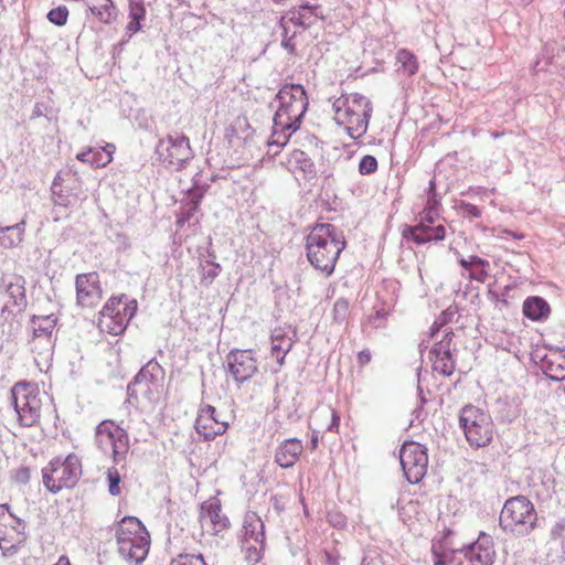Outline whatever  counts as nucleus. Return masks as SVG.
Listing matches in <instances>:
<instances>
[{
	"label": "nucleus",
	"instance_id": "72a5a7b5",
	"mask_svg": "<svg viewBox=\"0 0 565 565\" xmlns=\"http://www.w3.org/2000/svg\"><path fill=\"white\" fill-rule=\"evenodd\" d=\"M550 311V305L541 297H529L523 302V315L533 321L545 320Z\"/></svg>",
	"mask_w": 565,
	"mask_h": 565
},
{
	"label": "nucleus",
	"instance_id": "412c9836",
	"mask_svg": "<svg viewBox=\"0 0 565 565\" xmlns=\"http://www.w3.org/2000/svg\"><path fill=\"white\" fill-rule=\"evenodd\" d=\"M535 358L541 361V370L552 381H565V348L550 349L545 354L535 352Z\"/></svg>",
	"mask_w": 565,
	"mask_h": 565
},
{
	"label": "nucleus",
	"instance_id": "4468645a",
	"mask_svg": "<svg viewBox=\"0 0 565 565\" xmlns=\"http://www.w3.org/2000/svg\"><path fill=\"white\" fill-rule=\"evenodd\" d=\"M494 556L492 537L486 533H480L475 543L458 551L456 558L458 565H492Z\"/></svg>",
	"mask_w": 565,
	"mask_h": 565
},
{
	"label": "nucleus",
	"instance_id": "f704fd0d",
	"mask_svg": "<svg viewBox=\"0 0 565 565\" xmlns=\"http://www.w3.org/2000/svg\"><path fill=\"white\" fill-rule=\"evenodd\" d=\"M76 158L85 163H89L95 168H102L107 166L113 157L111 152L107 151L105 148L93 149L89 148L86 151L79 152Z\"/></svg>",
	"mask_w": 565,
	"mask_h": 565
},
{
	"label": "nucleus",
	"instance_id": "aec40b11",
	"mask_svg": "<svg viewBox=\"0 0 565 565\" xmlns=\"http://www.w3.org/2000/svg\"><path fill=\"white\" fill-rule=\"evenodd\" d=\"M329 244L345 247L342 232L329 223L317 224L307 236L306 247H327Z\"/></svg>",
	"mask_w": 565,
	"mask_h": 565
},
{
	"label": "nucleus",
	"instance_id": "37998d69",
	"mask_svg": "<svg viewBox=\"0 0 565 565\" xmlns=\"http://www.w3.org/2000/svg\"><path fill=\"white\" fill-rule=\"evenodd\" d=\"M107 483H108V492L113 497H117L120 494V481L121 477L118 470L115 467L108 468L107 470Z\"/></svg>",
	"mask_w": 565,
	"mask_h": 565
},
{
	"label": "nucleus",
	"instance_id": "49530a36",
	"mask_svg": "<svg viewBox=\"0 0 565 565\" xmlns=\"http://www.w3.org/2000/svg\"><path fill=\"white\" fill-rule=\"evenodd\" d=\"M377 170V160L375 157L366 154L362 157L359 163V172L362 175H369Z\"/></svg>",
	"mask_w": 565,
	"mask_h": 565
},
{
	"label": "nucleus",
	"instance_id": "69168bd1",
	"mask_svg": "<svg viewBox=\"0 0 565 565\" xmlns=\"http://www.w3.org/2000/svg\"><path fill=\"white\" fill-rule=\"evenodd\" d=\"M318 443H319L318 433H317V431H313V433H312V436H311V445H312V448H317Z\"/></svg>",
	"mask_w": 565,
	"mask_h": 565
},
{
	"label": "nucleus",
	"instance_id": "680f3d73",
	"mask_svg": "<svg viewBox=\"0 0 565 565\" xmlns=\"http://www.w3.org/2000/svg\"><path fill=\"white\" fill-rule=\"evenodd\" d=\"M140 21L141 20H131L127 24V28H126L127 32H129L130 34L138 32L141 29Z\"/></svg>",
	"mask_w": 565,
	"mask_h": 565
},
{
	"label": "nucleus",
	"instance_id": "c756f323",
	"mask_svg": "<svg viewBox=\"0 0 565 565\" xmlns=\"http://www.w3.org/2000/svg\"><path fill=\"white\" fill-rule=\"evenodd\" d=\"M86 6L90 13L104 24H111L118 18V10L113 0H88Z\"/></svg>",
	"mask_w": 565,
	"mask_h": 565
},
{
	"label": "nucleus",
	"instance_id": "c9c22d12",
	"mask_svg": "<svg viewBox=\"0 0 565 565\" xmlns=\"http://www.w3.org/2000/svg\"><path fill=\"white\" fill-rule=\"evenodd\" d=\"M25 223L22 221L11 226L0 228V245L2 247H18L22 243Z\"/></svg>",
	"mask_w": 565,
	"mask_h": 565
},
{
	"label": "nucleus",
	"instance_id": "f8f14e48",
	"mask_svg": "<svg viewBox=\"0 0 565 565\" xmlns=\"http://www.w3.org/2000/svg\"><path fill=\"white\" fill-rule=\"evenodd\" d=\"M399 461L405 478L412 484L420 482L427 472L428 456L419 443L405 441L399 450Z\"/></svg>",
	"mask_w": 565,
	"mask_h": 565
},
{
	"label": "nucleus",
	"instance_id": "13d9d810",
	"mask_svg": "<svg viewBox=\"0 0 565 565\" xmlns=\"http://www.w3.org/2000/svg\"><path fill=\"white\" fill-rule=\"evenodd\" d=\"M247 558L249 561H254V562H257L259 558H260V551L263 548L257 547L256 545H250V546H247Z\"/></svg>",
	"mask_w": 565,
	"mask_h": 565
},
{
	"label": "nucleus",
	"instance_id": "58836bf2",
	"mask_svg": "<svg viewBox=\"0 0 565 565\" xmlns=\"http://www.w3.org/2000/svg\"><path fill=\"white\" fill-rule=\"evenodd\" d=\"M332 323L337 326L347 324L350 316V302L348 299L341 297L338 298L332 308Z\"/></svg>",
	"mask_w": 565,
	"mask_h": 565
},
{
	"label": "nucleus",
	"instance_id": "79ce46f5",
	"mask_svg": "<svg viewBox=\"0 0 565 565\" xmlns=\"http://www.w3.org/2000/svg\"><path fill=\"white\" fill-rule=\"evenodd\" d=\"M46 18L54 25L63 26L67 22L68 9L65 6H58L57 8L51 9Z\"/></svg>",
	"mask_w": 565,
	"mask_h": 565
},
{
	"label": "nucleus",
	"instance_id": "bb28decb",
	"mask_svg": "<svg viewBox=\"0 0 565 565\" xmlns=\"http://www.w3.org/2000/svg\"><path fill=\"white\" fill-rule=\"evenodd\" d=\"M127 541H135V539L150 540L149 533L141 521L135 516H125L118 523L116 529L117 546L120 545L121 539Z\"/></svg>",
	"mask_w": 565,
	"mask_h": 565
},
{
	"label": "nucleus",
	"instance_id": "c85d7f7f",
	"mask_svg": "<svg viewBox=\"0 0 565 565\" xmlns=\"http://www.w3.org/2000/svg\"><path fill=\"white\" fill-rule=\"evenodd\" d=\"M342 249H307V258L316 268L330 275Z\"/></svg>",
	"mask_w": 565,
	"mask_h": 565
},
{
	"label": "nucleus",
	"instance_id": "c03bdc74",
	"mask_svg": "<svg viewBox=\"0 0 565 565\" xmlns=\"http://www.w3.org/2000/svg\"><path fill=\"white\" fill-rule=\"evenodd\" d=\"M170 565H206L201 554H180L170 562Z\"/></svg>",
	"mask_w": 565,
	"mask_h": 565
},
{
	"label": "nucleus",
	"instance_id": "ddd939ff",
	"mask_svg": "<svg viewBox=\"0 0 565 565\" xmlns=\"http://www.w3.org/2000/svg\"><path fill=\"white\" fill-rule=\"evenodd\" d=\"M57 323L54 315L33 316L31 318V328L33 338L31 341V350L36 352L43 359H47L53 353L52 333Z\"/></svg>",
	"mask_w": 565,
	"mask_h": 565
},
{
	"label": "nucleus",
	"instance_id": "0e129e2a",
	"mask_svg": "<svg viewBox=\"0 0 565 565\" xmlns=\"http://www.w3.org/2000/svg\"><path fill=\"white\" fill-rule=\"evenodd\" d=\"M62 182H63V178L61 177V174H56L53 182H52V186H51V190H54V188L56 189H61L62 188Z\"/></svg>",
	"mask_w": 565,
	"mask_h": 565
},
{
	"label": "nucleus",
	"instance_id": "20e7f679",
	"mask_svg": "<svg viewBox=\"0 0 565 565\" xmlns=\"http://www.w3.org/2000/svg\"><path fill=\"white\" fill-rule=\"evenodd\" d=\"M440 207V199L436 192L435 179L429 181L427 193V204L424 215L418 225L408 227L403 232V238L406 243H415L417 245L438 242L445 237V227L439 224L434 226L435 217L438 216Z\"/></svg>",
	"mask_w": 565,
	"mask_h": 565
},
{
	"label": "nucleus",
	"instance_id": "2f4dec72",
	"mask_svg": "<svg viewBox=\"0 0 565 565\" xmlns=\"http://www.w3.org/2000/svg\"><path fill=\"white\" fill-rule=\"evenodd\" d=\"M24 285L25 280L22 276H14L12 280L6 284V294L9 297L6 308H9V305L18 308L19 311L25 308L26 296Z\"/></svg>",
	"mask_w": 565,
	"mask_h": 565
},
{
	"label": "nucleus",
	"instance_id": "39448f33",
	"mask_svg": "<svg viewBox=\"0 0 565 565\" xmlns=\"http://www.w3.org/2000/svg\"><path fill=\"white\" fill-rule=\"evenodd\" d=\"M82 473V462L77 455L70 454L64 459L56 457L42 469L43 484L51 493H57L74 488Z\"/></svg>",
	"mask_w": 565,
	"mask_h": 565
},
{
	"label": "nucleus",
	"instance_id": "7ed1b4c3",
	"mask_svg": "<svg viewBox=\"0 0 565 565\" xmlns=\"http://www.w3.org/2000/svg\"><path fill=\"white\" fill-rule=\"evenodd\" d=\"M537 512L532 501L525 495L509 498L501 509L499 526L515 537L530 535L537 527Z\"/></svg>",
	"mask_w": 565,
	"mask_h": 565
},
{
	"label": "nucleus",
	"instance_id": "4be33fe9",
	"mask_svg": "<svg viewBox=\"0 0 565 565\" xmlns=\"http://www.w3.org/2000/svg\"><path fill=\"white\" fill-rule=\"evenodd\" d=\"M297 339V331L291 326L277 327L271 331V355L276 359L279 366L285 362V358L292 349Z\"/></svg>",
	"mask_w": 565,
	"mask_h": 565
},
{
	"label": "nucleus",
	"instance_id": "6ab92c4d",
	"mask_svg": "<svg viewBox=\"0 0 565 565\" xmlns=\"http://www.w3.org/2000/svg\"><path fill=\"white\" fill-rule=\"evenodd\" d=\"M454 333L446 330V333L439 342L429 351V358L433 361V367L445 376H450L456 367V362L451 353L450 344Z\"/></svg>",
	"mask_w": 565,
	"mask_h": 565
},
{
	"label": "nucleus",
	"instance_id": "8fccbe9b",
	"mask_svg": "<svg viewBox=\"0 0 565 565\" xmlns=\"http://www.w3.org/2000/svg\"><path fill=\"white\" fill-rule=\"evenodd\" d=\"M327 519L330 525L335 529H343L347 526V516L340 511L333 510L328 512Z\"/></svg>",
	"mask_w": 565,
	"mask_h": 565
},
{
	"label": "nucleus",
	"instance_id": "0eeeda50",
	"mask_svg": "<svg viewBox=\"0 0 565 565\" xmlns=\"http://www.w3.org/2000/svg\"><path fill=\"white\" fill-rule=\"evenodd\" d=\"M136 311V300H128L125 295L111 297L99 313L98 328L103 332L119 335L126 330Z\"/></svg>",
	"mask_w": 565,
	"mask_h": 565
},
{
	"label": "nucleus",
	"instance_id": "f257e3e1",
	"mask_svg": "<svg viewBox=\"0 0 565 565\" xmlns=\"http://www.w3.org/2000/svg\"><path fill=\"white\" fill-rule=\"evenodd\" d=\"M279 106L273 118V132L268 146L282 148L300 127L308 109V97L300 84H286L277 93Z\"/></svg>",
	"mask_w": 565,
	"mask_h": 565
},
{
	"label": "nucleus",
	"instance_id": "e433bc0d",
	"mask_svg": "<svg viewBox=\"0 0 565 565\" xmlns=\"http://www.w3.org/2000/svg\"><path fill=\"white\" fill-rule=\"evenodd\" d=\"M287 164L290 169L299 170L305 174L315 173V164L311 158L302 150L295 149L288 157Z\"/></svg>",
	"mask_w": 565,
	"mask_h": 565
},
{
	"label": "nucleus",
	"instance_id": "9d476101",
	"mask_svg": "<svg viewBox=\"0 0 565 565\" xmlns=\"http://www.w3.org/2000/svg\"><path fill=\"white\" fill-rule=\"evenodd\" d=\"M156 154L166 167L175 170H181L193 158L189 138L178 134L160 139L156 147Z\"/></svg>",
	"mask_w": 565,
	"mask_h": 565
},
{
	"label": "nucleus",
	"instance_id": "6e6d98bb",
	"mask_svg": "<svg viewBox=\"0 0 565 565\" xmlns=\"http://www.w3.org/2000/svg\"><path fill=\"white\" fill-rule=\"evenodd\" d=\"M329 412L331 414V423L328 425L327 429L329 431H335V430H338V427H339L340 416H339L338 412L333 408H330Z\"/></svg>",
	"mask_w": 565,
	"mask_h": 565
},
{
	"label": "nucleus",
	"instance_id": "a18cd8bd",
	"mask_svg": "<svg viewBox=\"0 0 565 565\" xmlns=\"http://www.w3.org/2000/svg\"><path fill=\"white\" fill-rule=\"evenodd\" d=\"M455 209L465 217L478 218L481 216V211L478 206L465 201H457Z\"/></svg>",
	"mask_w": 565,
	"mask_h": 565
},
{
	"label": "nucleus",
	"instance_id": "f03ea898",
	"mask_svg": "<svg viewBox=\"0 0 565 565\" xmlns=\"http://www.w3.org/2000/svg\"><path fill=\"white\" fill-rule=\"evenodd\" d=\"M334 120L352 139L364 136L373 113L372 102L359 93L341 95L333 104Z\"/></svg>",
	"mask_w": 565,
	"mask_h": 565
},
{
	"label": "nucleus",
	"instance_id": "2eb2a0df",
	"mask_svg": "<svg viewBox=\"0 0 565 565\" xmlns=\"http://www.w3.org/2000/svg\"><path fill=\"white\" fill-rule=\"evenodd\" d=\"M227 371L238 384L250 380L258 371L252 350H231L226 356Z\"/></svg>",
	"mask_w": 565,
	"mask_h": 565
},
{
	"label": "nucleus",
	"instance_id": "9b49d317",
	"mask_svg": "<svg viewBox=\"0 0 565 565\" xmlns=\"http://www.w3.org/2000/svg\"><path fill=\"white\" fill-rule=\"evenodd\" d=\"M164 380V370L156 361L149 360L136 374L132 382L127 386V394L129 398H137L139 394L143 397L151 399L154 392H158L162 386Z\"/></svg>",
	"mask_w": 565,
	"mask_h": 565
},
{
	"label": "nucleus",
	"instance_id": "4c0bfd02",
	"mask_svg": "<svg viewBox=\"0 0 565 565\" xmlns=\"http://www.w3.org/2000/svg\"><path fill=\"white\" fill-rule=\"evenodd\" d=\"M12 518V513L9 511L8 504H0V529L7 527L9 519ZM0 550L3 555H12L17 552L15 543L13 537L0 536Z\"/></svg>",
	"mask_w": 565,
	"mask_h": 565
},
{
	"label": "nucleus",
	"instance_id": "de8ad7c7",
	"mask_svg": "<svg viewBox=\"0 0 565 565\" xmlns=\"http://www.w3.org/2000/svg\"><path fill=\"white\" fill-rule=\"evenodd\" d=\"M8 525L12 527V530L17 533V539H13L15 546L20 544L25 539V523L21 519L15 518L12 514V518L9 519Z\"/></svg>",
	"mask_w": 565,
	"mask_h": 565
},
{
	"label": "nucleus",
	"instance_id": "423d86ee",
	"mask_svg": "<svg viewBox=\"0 0 565 565\" xmlns=\"http://www.w3.org/2000/svg\"><path fill=\"white\" fill-rule=\"evenodd\" d=\"M11 405L22 427H33L39 424L42 408V394L36 384L18 382L10 391Z\"/></svg>",
	"mask_w": 565,
	"mask_h": 565
},
{
	"label": "nucleus",
	"instance_id": "b1692460",
	"mask_svg": "<svg viewBox=\"0 0 565 565\" xmlns=\"http://www.w3.org/2000/svg\"><path fill=\"white\" fill-rule=\"evenodd\" d=\"M318 19H324L321 7L318 4L310 6L309 3H303L298 8L290 9L286 15L281 18L280 24L284 26V23L288 21L295 25L308 29L313 25Z\"/></svg>",
	"mask_w": 565,
	"mask_h": 565
},
{
	"label": "nucleus",
	"instance_id": "603ef678",
	"mask_svg": "<svg viewBox=\"0 0 565 565\" xmlns=\"http://www.w3.org/2000/svg\"><path fill=\"white\" fill-rule=\"evenodd\" d=\"M459 263L463 268L473 267V266H478V265H481V267L490 266V263L487 259H483L478 256H470L469 258L461 257L459 259Z\"/></svg>",
	"mask_w": 565,
	"mask_h": 565
},
{
	"label": "nucleus",
	"instance_id": "a19ab883",
	"mask_svg": "<svg viewBox=\"0 0 565 565\" xmlns=\"http://www.w3.org/2000/svg\"><path fill=\"white\" fill-rule=\"evenodd\" d=\"M51 192L54 204L58 206L70 207L77 200L75 195H73L68 191H65L63 188H54V190H51Z\"/></svg>",
	"mask_w": 565,
	"mask_h": 565
},
{
	"label": "nucleus",
	"instance_id": "7c9ffc66",
	"mask_svg": "<svg viewBox=\"0 0 565 565\" xmlns=\"http://www.w3.org/2000/svg\"><path fill=\"white\" fill-rule=\"evenodd\" d=\"M394 297L384 300L380 294H377V301L373 307V312L367 317L366 324L373 329L384 328L387 323V318L394 306Z\"/></svg>",
	"mask_w": 565,
	"mask_h": 565
},
{
	"label": "nucleus",
	"instance_id": "052dcab7",
	"mask_svg": "<svg viewBox=\"0 0 565 565\" xmlns=\"http://www.w3.org/2000/svg\"><path fill=\"white\" fill-rule=\"evenodd\" d=\"M358 361L361 365H366L371 361V352L369 350H362L358 354Z\"/></svg>",
	"mask_w": 565,
	"mask_h": 565
},
{
	"label": "nucleus",
	"instance_id": "5701e85b",
	"mask_svg": "<svg viewBox=\"0 0 565 565\" xmlns=\"http://www.w3.org/2000/svg\"><path fill=\"white\" fill-rule=\"evenodd\" d=\"M215 407L206 405L200 409L195 420V429L199 435H202L204 440L209 441L216 436L226 431L228 424L220 419H213Z\"/></svg>",
	"mask_w": 565,
	"mask_h": 565
},
{
	"label": "nucleus",
	"instance_id": "f3484780",
	"mask_svg": "<svg viewBox=\"0 0 565 565\" xmlns=\"http://www.w3.org/2000/svg\"><path fill=\"white\" fill-rule=\"evenodd\" d=\"M199 520L202 529L213 535H217L231 525L228 518L222 514L220 500L215 498L202 503Z\"/></svg>",
	"mask_w": 565,
	"mask_h": 565
},
{
	"label": "nucleus",
	"instance_id": "ea45409f",
	"mask_svg": "<svg viewBox=\"0 0 565 565\" xmlns=\"http://www.w3.org/2000/svg\"><path fill=\"white\" fill-rule=\"evenodd\" d=\"M397 60L402 64V68L407 75H414L418 71L416 56L412 52L407 50L398 51Z\"/></svg>",
	"mask_w": 565,
	"mask_h": 565
},
{
	"label": "nucleus",
	"instance_id": "338daca9",
	"mask_svg": "<svg viewBox=\"0 0 565 565\" xmlns=\"http://www.w3.org/2000/svg\"><path fill=\"white\" fill-rule=\"evenodd\" d=\"M54 565H70V561L66 556H61Z\"/></svg>",
	"mask_w": 565,
	"mask_h": 565
},
{
	"label": "nucleus",
	"instance_id": "a211bd4d",
	"mask_svg": "<svg viewBox=\"0 0 565 565\" xmlns=\"http://www.w3.org/2000/svg\"><path fill=\"white\" fill-rule=\"evenodd\" d=\"M76 300L82 307H94L102 299V287L97 273L76 276Z\"/></svg>",
	"mask_w": 565,
	"mask_h": 565
},
{
	"label": "nucleus",
	"instance_id": "774afa93",
	"mask_svg": "<svg viewBox=\"0 0 565 565\" xmlns=\"http://www.w3.org/2000/svg\"><path fill=\"white\" fill-rule=\"evenodd\" d=\"M561 548H562V559L563 562H565V536L563 537V540H561Z\"/></svg>",
	"mask_w": 565,
	"mask_h": 565
},
{
	"label": "nucleus",
	"instance_id": "5fc2aeb1",
	"mask_svg": "<svg viewBox=\"0 0 565 565\" xmlns=\"http://www.w3.org/2000/svg\"><path fill=\"white\" fill-rule=\"evenodd\" d=\"M30 469L28 467H20L14 473V481L21 484H26L30 481Z\"/></svg>",
	"mask_w": 565,
	"mask_h": 565
},
{
	"label": "nucleus",
	"instance_id": "e2e57ef3",
	"mask_svg": "<svg viewBox=\"0 0 565 565\" xmlns=\"http://www.w3.org/2000/svg\"><path fill=\"white\" fill-rule=\"evenodd\" d=\"M488 295H489L490 299L495 303V307L499 310H502V305L500 303L501 295H499L498 292H495L491 289L489 290Z\"/></svg>",
	"mask_w": 565,
	"mask_h": 565
},
{
	"label": "nucleus",
	"instance_id": "a878e982",
	"mask_svg": "<svg viewBox=\"0 0 565 565\" xmlns=\"http://www.w3.org/2000/svg\"><path fill=\"white\" fill-rule=\"evenodd\" d=\"M303 446L298 438H288L282 440L275 451V462L281 468H291L295 466Z\"/></svg>",
	"mask_w": 565,
	"mask_h": 565
},
{
	"label": "nucleus",
	"instance_id": "09e8293b",
	"mask_svg": "<svg viewBox=\"0 0 565 565\" xmlns=\"http://www.w3.org/2000/svg\"><path fill=\"white\" fill-rule=\"evenodd\" d=\"M145 15L146 9L143 7V0H129L130 20H143Z\"/></svg>",
	"mask_w": 565,
	"mask_h": 565
},
{
	"label": "nucleus",
	"instance_id": "bf43d9fd",
	"mask_svg": "<svg viewBox=\"0 0 565 565\" xmlns=\"http://www.w3.org/2000/svg\"><path fill=\"white\" fill-rule=\"evenodd\" d=\"M513 289L512 286L510 285H507L503 289V292L501 294V300H500V303L502 305V310L504 308H508L509 307V298H510V291Z\"/></svg>",
	"mask_w": 565,
	"mask_h": 565
},
{
	"label": "nucleus",
	"instance_id": "cd10ccee",
	"mask_svg": "<svg viewBox=\"0 0 565 565\" xmlns=\"http://www.w3.org/2000/svg\"><path fill=\"white\" fill-rule=\"evenodd\" d=\"M244 541L245 544L254 542L264 548L265 545V525L260 516L253 511H248L244 516Z\"/></svg>",
	"mask_w": 565,
	"mask_h": 565
},
{
	"label": "nucleus",
	"instance_id": "3c124183",
	"mask_svg": "<svg viewBox=\"0 0 565 565\" xmlns=\"http://www.w3.org/2000/svg\"><path fill=\"white\" fill-rule=\"evenodd\" d=\"M489 268H490V266L481 267V265H478V266L468 267L465 269L469 271L471 279L483 282L486 280V278L489 276Z\"/></svg>",
	"mask_w": 565,
	"mask_h": 565
},
{
	"label": "nucleus",
	"instance_id": "393cba45",
	"mask_svg": "<svg viewBox=\"0 0 565 565\" xmlns=\"http://www.w3.org/2000/svg\"><path fill=\"white\" fill-rule=\"evenodd\" d=\"M150 547V540L135 539L127 541L121 539L118 553L130 565H140L147 557Z\"/></svg>",
	"mask_w": 565,
	"mask_h": 565
},
{
	"label": "nucleus",
	"instance_id": "864d4df0",
	"mask_svg": "<svg viewBox=\"0 0 565 565\" xmlns=\"http://www.w3.org/2000/svg\"><path fill=\"white\" fill-rule=\"evenodd\" d=\"M550 534L553 540H563V537L565 536V519H558L551 527Z\"/></svg>",
	"mask_w": 565,
	"mask_h": 565
},
{
	"label": "nucleus",
	"instance_id": "4d7b16f0",
	"mask_svg": "<svg viewBox=\"0 0 565 565\" xmlns=\"http://www.w3.org/2000/svg\"><path fill=\"white\" fill-rule=\"evenodd\" d=\"M284 34H282V41H281V45L288 50L290 53H292L295 51V43L292 41L294 36H287V30H286V26L284 25Z\"/></svg>",
	"mask_w": 565,
	"mask_h": 565
},
{
	"label": "nucleus",
	"instance_id": "6e6552de",
	"mask_svg": "<svg viewBox=\"0 0 565 565\" xmlns=\"http://www.w3.org/2000/svg\"><path fill=\"white\" fill-rule=\"evenodd\" d=\"M459 425L472 447H484L492 440L493 423L490 415L473 405H466L461 409Z\"/></svg>",
	"mask_w": 565,
	"mask_h": 565
},
{
	"label": "nucleus",
	"instance_id": "dca6fc26",
	"mask_svg": "<svg viewBox=\"0 0 565 565\" xmlns=\"http://www.w3.org/2000/svg\"><path fill=\"white\" fill-rule=\"evenodd\" d=\"M207 185L200 184L199 175L193 179V185L185 193V198L181 201L180 211L177 215V225L183 226L186 222L194 220L199 222V212L201 201L206 192Z\"/></svg>",
	"mask_w": 565,
	"mask_h": 565
},
{
	"label": "nucleus",
	"instance_id": "1a4fd4ad",
	"mask_svg": "<svg viewBox=\"0 0 565 565\" xmlns=\"http://www.w3.org/2000/svg\"><path fill=\"white\" fill-rule=\"evenodd\" d=\"M95 440L104 454L111 455L115 463L125 461L130 446L128 434L124 428L113 420H103L96 427Z\"/></svg>",
	"mask_w": 565,
	"mask_h": 565
},
{
	"label": "nucleus",
	"instance_id": "473e14b6",
	"mask_svg": "<svg viewBox=\"0 0 565 565\" xmlns=\"http://www.w3.org/2000/svg\"><path fill=\"white\" fill-rule=\"evenodd\" d=\"M201 284L210 286L221 273V265L216 263V256L211 249L200 255Z\"/></svg>",
	"mask_w": 565,
	"mask_h": 565
}]
</instances>
